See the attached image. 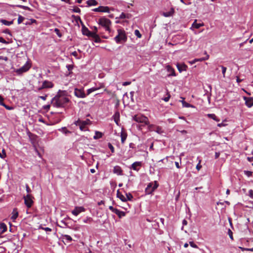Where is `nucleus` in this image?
<instances>
[{
	"instance_id": "f257e3e1",
	"label": "nucleus",
	"mask_w": 253,
	"mask_h": 253,
	"mask_svg": "<svg viewBox=\"0 0 253 253\" xmlns=\"http://www.w3.org/2000/svg\"><path fill=\"white\" fill-rule=\"evenodd\" d=\"M69 101V99L68 97L64 95L58 94L52 98L51 100V104L55 107H63L64 105Z\"/></svg>"
},
{
	"instance_id": "f03ea898",
	"label": "nucleus",
	"mask_w": 253,
	"mask_h": 253,
	"mask_svg": "<svg viewBox=\"0 0 253 253\" xmlns=\"http://www.w3.org/2000/svg\"><path fill=\"white\" fill-rule=\"evenodd\" d=\"M132 120L138 123L143 124L144 125H148L149 121L148 118L141 114H138L132 117Z\"/></svg>"
},
{
	"instance_id": "7ed1b4c3",
	"label": "nucleus",
	"mask_w": 253,
	"mask_h": 253,
	"mask_svg": "<svg viewBox=\"0 0 253 253\" xmlns=\"http://www.w3.org/2000/svg\"><path fill=\"white\" fill-rule=\"evenodd\" d=\"M98 23L99 25L104 27L106 31H110V27L111 25L112 22L111 20L109 19L106 18L105 17H101L98 20Z\"/></svg>"
},
{
	"instance_id": "20e7f679",
	"label": "nucleus",
	"mask_w": 253,
	"mask_h": 253,
	"mask_svg": "<svg viewBox=\"0 0 253 253\" xmlns=\"http://www.w3.org/2000/svg\"><path fill=\"white\" fill-rule=\"evenodd\" d=\"M118 35L115 38V41L117 43H120L121 41L126 42L127 40V37L126 35L125 31L123 29L118 30Z\"/></svg>"
},
{
	"instance_id": "39448f33",
	"label": "nucleus",
	"mask_w": 253,
	"mask_h": 253,
	"mask_svg": "<svg viewBox=\"0 0 253 253\" xmlns=\"http://www.w3.org/2000/svg\"><path fill=\"white\" fill-rule=\"evenodd\" d=\"M31 64L29 62H27L22 67L17 69L15 72L19 75L28 71L31 68Z\"/></svg>"
},
{
	"instance_id": "423d86ee",
	"label": "nucleus",
	"mask_w": 253,
	"mask_h": 253,
	"mask_svg": "<svg viewBox=\"0 0 253 253\" xmlns=\"http://www.w3.org/2000/svg\"><path fill=\"white\" fill-rule=\"evenodd\" d=\"M33 198L34 197L31 194H27L24 197V203L27 208H30L32 206L34 203Z\"/></svg>"
},
{
	"instance_id": "0eeeda50",
	"label": "nucleus",
	"mask_w": 253,
	"mask_h": 253,
	"mask_svg": "<svg viewBox=\"0 0 253 253\" xmlns=\"http://www.w3.org/2000/svg\"><path fill=\"white\" fill-rule=\"evenodd\" d=\"M158 184L157 181H155V184L150 183L147 188L145 189V192L147 194H151L152 192H153L158 187Z\"/></svg>"
},
{
	"instance_id": "6e6552de",
	"label": "nucleus",
	"mask_w": 253,
	"mask_h": 253,
	"mask_svg": "<svg viewBox=\"0 0 253 253\" xmlns=\"http://www.w3.org/2000/svg\"><path fill=\"white\" fill-rule=\"evenodd\" d=\"M53 86L54 84L52 82H49L48 81H44L42 83V86L39 87L38 89L39 90H41L42 89L44 88H52L53 87Z\"/></svg>"
},
{
	"instance_id": "1a4fd4ad",
	"label": "nucleus",
	"mask_w": 253,
	"mask_h": 253,
	"mask_svg": "<svg viewBox=\"0 0 253 253\" xmlns=\"http://www.w3.org/2000/svg\"><path fill=\"white\" fill-rule=\"evenodd\" d=\"M75 124L77 126H79L80 129L82 131H84L86 130V125L85 122H83V121L81 120L80 119H78L77 121L75 122Z\"/></svg>"
},
{
	"instance_id": "9d476101",
	"label": "nucleus",
	"mask_w": 253,
	"mask_h": 253,
	"mask_svg": "<svg viewBox=\"0 0 253 253\" xmlns=\"http://www.w3.org/2000/svg\"><path fill=\"white\" fill-rule=\"evenodd\" d=\"M93 11L99 12H109L110 9L108 6H100L92 9Z\"/></svg>"
},
{
	"instance_id": "9b49d317",
	"label": "nucleus",
	"mask_w": 253,
	"mask_h": 253,
	"mask_svg": "<svg viewBox=\"0 0 253 253\" xmlns=\"http://www.w3.org/2000/svg\"><path fill=\"white\" fill-rule=\"evenodd\" d=\"M28 135L29 137L31 142L32 144L35 146V144L37 143V135L30 132H28Z\"/></svg>"
},
{
	"instance_id": "f8f14e48",
	"label": "nucleus",
	"mask_w": 253,
	"mask_h": 253,
	"mask_svg": "<svg viewBox=\"0 0 253 253\" xmlns=\"http://www.w3.org/2000/svg\"><path fill=\"white\" fill-rule=\"evenodd\" d=\"M85 211V209L83 207H76L72 211V213L75 216H77L80 213Z\"/></svg>"
},
{
	"instance_id": "ddd939ff",
	"label": "nucleus",
	"mask_w": 253,
	"mask_h": 253,
	"mask_svg": "<svg viewBox=\"0 0 253 253\" xmlns=\"http://www.w3.org/2000/svg\"><path fill=\"white\" fill-rule=\"evenodd\" d=\"M74 94L78 97L84 98L85 97V94L84 91L78 88L75 89Z\"/></svg>"
},
{
	"instance_id": "4468645a",
	"label": "nucleus",
	"mask_w": 253,
	"mask_h": 253,
	"mask_svg": "<svg viewBox=\"0 0 253 253\" xmlns=\"http://www.w3.org/2000/svg\"><path fill=\"white\" fill-rule=\"evenodd\" d=\"M244 100H245V104L248 107H251L253 106V98L244 97Z\"/></svg>"
},
{
	"instance_id": "2eb2a0df",
	"label": "nucleus",
	"mask_w": 253,
	"mask_h": 253,
	"mask_svg": "<svg viewBox=\"0 0 253 253\" xmlns=\"http://www.w3.org/2000/svg\"><path fill=\"white\" fill-rule=\"evenodd\" d=\"M177 68L179 71V72H181L182 71H186L188 67L185 64H177L176 65Z\"/></svg>"
},
{
	"instance_id": "dca6fc26",
	"label": "nucleus",
	"mask_w": 253,
	"mask_h": 253,
	"mask_svg": "<svg viewBox=\"0 0 253 253\" xmlns=\"http://www.w3.org/2000/svg\"><path fill=\"white\" fill-rule=\"evenodd\" d=\"M166 69L168 71V72L169 73V74L168 75V76H175V71L173 68H172L170 65H167L166 66Z\"/></svg>"
},
{
	"instance_id": "f3484780",
	"label": "nucleus",
	"mask_w": 253,
	"mask_h": 253,
	"mask_svg": "<svg viewBox=\"0 0 253 253\" xmlns=\"http://www.w3.org/2000/svg\"><path fill=\"white\" fill-rule=\"evenodd\" d=\"M142 165V163L141 162H135L133 163L131 165V168L136 171H138L139 168L137 167H141Z\"/></svg>"
},
{
	"instance_id": "a211bd4d",
	"label": "nucleus",
	"mask_w": 253,
	"mask_h": 253,
	"mask_svg": "<svg viewBox=\"0 0 253 253\" xmlns=\"http://www.w3.org/2000/svg\"><path fill=\"white\" fill-rule=\"evenodd\" d=\"M18 216V212L17 208H14L13 209L12 212V216L11 217V219L13 221H14Z\"/></svg>"
},
{
	"instance_id": "6ab92c4d",
	"label": "nucleus",
	"mask_w": 253,
	"mask_h": 253,
	"mask_svg": "<svg viewBox=\"0 0 253 253\" xmlns=\"http://www.w3.org/2000/svg\"><path fill=\"white\" fill-rule=\"evenodd\" d=\"M174 13V10L173 8H171L169 12H163L162 15L164 17H168L173 15Z\"/></svg>"
},
{
	"instance_id": "aec40b11",
	"label": "nucleus",
	"mask_w": 253,
	"mask_h": 253,
	"mask_svg": "<svg viewBox=\"0 0 253 253\" xmlns=\"http://www.w3.org/2000/svg\"><path fill=\"white\" fill-rule=\"evenodd\" d=\"M114 173L118 174V175H122L123 173V171L120 167L118 166H116L114 167L113 169Z\"/></svg>"
},
{
	"instance_id": "412c9836",
	"label": "nucleus",
	"mask_w": 253,
	"mask_h": 253,
	"mask_svg": "<svg viewBox=\"0 0 253 253\" xmlns=\"http://www.w3.org/2000/svg\"><path fill=\"white\" fill-rule=\"evenodd\" d=\"M120 113L119 111L116 112L113 115L114 121L118 125L120 121Z\"/></svg>"
},
{
	"instance_id": "4be33fe9",
	"label": "nucleus",
	"mask_w": 253,
	"mask_h": 253,
	"mask_svg": "<svg viewBox=\"0 0 253 253\" xmlns=\"http://www.w3.org/2000/svg\"><path fill=\"white\" fill-rule=\"evenodd\" d=\"M117 196L119 198L122 202H126V197L120 192L119 190H118L117 192Z\"/></svg>"
},
{
	"instance_id": "5701e85b",
	"label": "nucleus",
	"mask_w": 253,
	"mask_h": 253,
	"mask_svg": "<svg viewBox=\"0 0 253 253\" xmlns=\"http://www.w3.org/2000/svg\"><path fill=\"white\" fill-rule=\"evenodd\" d=\"M62 238L63 240H65L66 243H70V242H71L72 241V237L68 235H63V234H62Z\"/></svg>"
},
{
	"instance_id": "b1692460",
	"label": "nucleus",
	"mask_w": 253,
	"mask_h": 253,
	"mask_svg": "<svg viewBox=\"0 0 253 253\" xmlns=\"http://www.w3.org/2000/svg\"><path fill=\"white\" fill-rule=\"evenodd\" d=\"M104 87V85L103 84H101L100 87H92L91 88H89V89H88L87 90V94H89L91 93V92L99 89L100 88Z\"/></svg>"
},
{
	"instance_id": "393cba45",
	"label": "nucleus",
	"mask_w": 253,
	"mask_h": 253,
	"mask_svg": "<svg viewBox=\"0 0 253 253\" xmlns=\"http://www.w3.org/2000/svg\"><path fill=\"white\" fill-rule=\"evenodd\" d=\"M181 98L183 99L182 101H181V102L182 104V106L183 107H187V108H189V107L194 108V106L193 105L185 102L184 100V98L181 97Z\"/></svg>"
},
{
	"instance_id": "a878e982",
	"label": "nucleus",
	"mask_w": 253,
	"mask_h": 253,
	"mask_svg": "<svg viewBox=\"0 0 253 253\" xmlns=\"http://www.w3.org/2000/svg\"><path fill=\"white\" fill-rule=\"evenodd\" d=\"M207 116L208 117V118H209L210 119H212L217 122H218L220 121V119H219L216 117V116L214 114H208L207 115Z\"/></svg>"
},
{
	"instance_id": "bb28decb",
	"label": "nucleus",
	"mask_w": 253,
	"mask_h": 253,
	"mask_svg": "<svg viewBox=\"0 0 253 253\" xmlns=\"http://www.w3.org/2000/svg\"><path fill=\"white\" fill-rule=\"evenodd\" d=\"M90 31L85 27L84 25L82 27V33L83 34L85 35L88 37L89 34L90 33Z\"/></svg>"
},
{
	"instance_id": "cd10ccee",
	"label": "nucleus",
	"mask_w": 253,
	"mask_h": 253,
	"mask_svg": "<svg viewBox=\"0 0 253 253\" xmlns=\"http://www.w3.org/2000/svg\"><path fill=\"white\" fill-rule=\"evenodd\" d=\"M127 134L125 132L122 131L121 134V142L122 143H124L125 141V140L126 139L127 137Z\"/></svg>"
},
{
	"instance_id": "c85d7f7f",
	"label": "nucleus",
	"mask_w": 253,
	"mask_h": 253,
	"mask_svg": "<svg viewBox=\"0 0 253 253\" xmlns=\"http://www.w3.org/2000/svg\"><path fill=\"white\" fill-rule=\"evenodd\" d=\"M103 133L101 132L96 131L95 133V135L93 136V138L94 139H97L100 138L102 137Z\"/></svg>"
},
{
	"instance_id": "c756f323",
	"label": "nucleus",
	"mask_w": 253,
	"mask_h": 253,
	"mask_svg": "<svg viewBox=\"0 0 253 253\" xmlns=\"http://www.w3.org/2000/svg\"><path fill=\"white\" fill-rule=\"evenodd\" d=\"M0 22H1L3 24L6 25V26H9L13 23V21L12 20L11 21H8L5 19H1L0 20Z\"/></svg>"
},
{
	"instance_id": "7c9ffc66",
	"label": "nucleus",
	"mask_w": 253,
	"mask_h": 253,
	"mask_svg": "<svg viewBox=\"0 0 253 253\" xmlns=\"http://www.w3.org/2000/svg\"><path fill=\"white\" fill-rule=\"evenodd\" d=\"M115 213L120 217L121 218L123 216H125L126 213L123 211H120L118 209H117Z\"/></svg>"
},
{
	"instance_id": "2f4dec72",
	"label": "nucleus",
	"mask_w": 253,
	"mask_h": 253,
	"mask_svg": "<svg viewBox=\"0 0 253 253\" xmlns=\"http://www.w3.org/2000/svg\"><path fill=\"white\" fill-rule=\"evenodd\" d=\"M87 4L88 6L96 5L98 2L95 0H88L87 1Z\"/></svg>"
},
{
	"instance_id": "473e14b6",
	"label": "nucleus",
	"mask_w": 253,
	"mask_h": 253,
	"mask_svg": "<svg viewBox=\"0 0 253 253\" xmlns=\"http://www.w3.org/2000/svg\"><path fill=\"white\" fill-rule=\"evenodd\" d=\"M126 202L127 201H132L133 197L131 193H126Z\"/></svg>"
},
{
	"instance_id": "72a5a7b5",
	"label": "nucleus",
	"mask_w": 253,
	"mask_h": 253,
	"mask_svg": "<svg viewBox=\"0 0 253 253\" xmlns=\"http://www.w3.org/2000/svg\"><path fill=\"white\" fill-rule=\"evenodd\" d=\"M130 14H125L124 13H122L120 15V18L124 19V18H129Z\"/></svg>"
},
{
	"instance_id": "f704fd0d",
	"label": "nucleus",
	"mask_w": 253,
	"mask_h": 253,
	"mask_svg": "<svg viewBox=\"0 0 253 253\" xmlns=\"http://www.w3.org/2000/svg\"><path fill=\"white\" fill-rule=\"evenodd\" d=\"M202 26V24L197 23L196 20H195L192 24V26L196 29H199Z\"/></svg>"
},
{
	"instance_id": "c9c22d12",
	"label": "nucleus",
	"mask_w": 253,
	"mask_h": 253,
	"mask_svg": "<svg viewBox=\"0 0 253 253\" xmlns=\"http://www.w3.org/2000/svg\"><path fill=\"white\" fill-rule=\"evenodd\" d=\"M24 19H25V18L24 17H23L21 15H19L18 18V20H17L18 24H20V23H21L24 21Z\"/></svg>"
},
{
	"instance_id": "e433bc0d",
	"label": "nucleus",
	"mask_w": 253,
	"mask_h": 253,
	"mask_svg": "<svg viewBox=\"0 0 253 253\" xmlns=\"http://www.w3.org/2000/svg\"><path fill=\"white\" fill-rule=\"evenodd\" d=\"M66 67H67L68 71L69 72L68 75H70L72 73V70L73 69V66L72 65H67L66 66Z\"/></svg>"
},
{
	"instance_id": "4c0bfd02",
	"label": "nucleus",
	"mask_w": 253,
	"mask_h": 253,
	"mask_svg": "<svg viewBox=\"0 0 253 253\" xmlns=\"http://www.w3.org/2000/svg\"><path fill=\"white\" fill-rule=\"evenodd\" d=\"M0 228L2 229V232H4L6 231L7 230V226L6 225L3 223H2L1 224H0Z\"/></svg>"
},
{
	"instance_id": "58836bf2",
	"label": "nucleus",
	"mask_w": 253,
	"mask_h": 253,
	"mask_svg": "<svg viewBox=\"0 0 253 253\" xmlns=\"http://www.w3.org/2000/svg\"><path fill=\"white\" fill-rule=\"evenodd\" d=\"M97 35V33L94 32H90V33L89 34L88 37H91L93 38H95V37Z\"/></svg>"
},
{
	"instance_id": "ea45409f",
	"label": "nucleus",
	"mask_w": 253,
	"mask_h": 253,
	"mask_svg": "<svg viewBox=\"0 0 253 253\" xmlns=\"http://www.w3.org/2000/svg\"><path fill=\"white\" fill-rule=\"evenodd\" d=\"M54 32L60 38L62 37V34L61 33L60 30L58 29L55 28L54 29Z\"/></svg>"
},
{
	"instance_id": "a19ab883",
	"label": "nucleus",
	"mask_w": 253,
	"mask_h": 253,
	"mask_svg": "<svg viewBox=\"0 0 253 253\" xmlns=\"http://www.w3.org/2000/svg\"><path fill=\"white\" fill-rule=\"evenodd\" d=\"M92 221V219L91 217H86L85 219H84L83 221L84 223H91Z\"/></svg>"
},
{
	"instance_id": "79ce46f5",
	"label": "nucleus",
	"mask_w": 253,
	"mask_h": 253,
	"mask_svg": "<svg viewBox=\"0 0 253 253\" xmlns=\"http://www.w3.org/2000/svg\"><path fill=\"white\" fill-rule=\"evenodd\" d=\"M228 234L230 238L232 240H233L234 239H233V233H232V231L230 229H229L228 230Z\"/></svg>"
},
{
	"instance_id": "37998d69",
	"label": "nucleus",
	"mask_w": 253,
	"mask_h": 253,
	"mask_svg": "<svg viewBox=\"0 0 253 253\" xmlns=\"http://www.w3.org/2000/svg\"><path fill=\"white\" fill-rule=\"evenodd\" d=\"M108 146L109 148L110 149L111 152L114 153L115 152V150L113 146L110 143H108Z\"/></svg>"
},
{
	"instance_id": "c03bdc74",
	"label": "nucleus",
	"mask_w": 253,
	"mask_h": 253,
	"mask_svg": "<svg viewBox=\"0 0 253 253\" xmlns=\"http://www.w3.org/2000/svg\"><path fill=\"white\" fill-rule=\"evenodd\" d=\"M61 130L64 133L66 134L68 133H71V132L69 130H68L65 127H62L61 128Z\"/></svg>"
},
{
	"instance_id": "a18cd8bd",
	"label": "nucleus",
	"mask_w": 253,
	"mask_h": 253,
	"mask_svg": "<svg viewBox=\"0 0 253 253\" xmlns=\"http://www.w3.org/2000/svg\"><path fill=\"white\" fill-rule=\"evenodd\" d=\"M72 11L76 13H80L81 12V9L78 7H75L74 9L72 10Z\"/></svg>"
},
{
	"instance_id": "49530a36",
	"label": "nucleus",
	"mask_w": 253,
	"mask_h": 253,
	"mask_svg": "<svg viewBox=\"0 0 253 253\" xmlns=\"http://www.w3.org/2000/svg\"><path fill=\"white\" fill-rule=\"evenodd\" d=\"M94 42H100L101 41L99 36H98V35H97L95 37V38H94Z\"/></svg>"
},
{
	"instance_id": "de8ad7c7",
	"label": "nucleus",
	"mask_w": 253,
	"mask_h": 253,
	"mask_svg": "<svg viewBox=\"0 0 253 253\" xmlns=\"http://www.w3.org/2000/svg\"><path fill=\"white\" fill-rule=\"evenodd\" d=\"M1 158L4 159L6 157V152L4 149H2V154H1Z\"/></svg>"
},
{
	"instance_id": "09e8293b",
	"label": "nucleus",
	"mask_w": 253,
	"mask_h": 253,
	"mask_svg": "<svg viewBox=\"0 0 253 253\" xmlns=\"http://www.w3.org/2000/svg\"><path fill=\"white\" fill-rule=\"evenodd\" d=\"M135 35L138 37V38H141V35L139 31L138 30H136L134 31Z\"/></svg>"
},
{
	"instance_id": "8fccbe9b",
	"label": "nucleus",
	"mask_w": 253,
	"mask_h": 253,
	"mask_svg": "<svg viewBox=\"0 0 253 253\" xmlns=\"http://www.w3.org/2000/svg\"><path fill=\"white\" fill-rule=\"evenodd\" d=\"M244 173L246 175H247L249 177L252 176V172L251 171L245 170L244 171Z\"/></svg>"
},
{
	"instance_id": "3c124183",
	"label": "nucleus",
	"mask_w": 253,
	"mask_h": 253,
	"mask_svg": "<svg viewBox=\"0 0 253 253\" xmlns=\"http://www.w3.org/2000/svg\"><path fill=\"white\" fill-rule=\"evenodd\" d=\"M190 245L194 248H198V247L197 245H196L193 242H189Z\"/></svg>"
},
{
	"instance_id": "603ef678",
	"label": "nucleus",
	"mask_w": 253,
	"mask_h": 253,
	"mask_svg": "<svg viewBox=\"0 0 253 253\" xmlns=\"http://www.w3.org/2000/svg\"><path fill=\"white\" fill-rule=\"evenodd\" d=\"M221 67L222 68V73L223 76L224 77H225V72L226 71V68L224 67V66H221Z\"/></svg>"
},
{
	"instance_id": "864d4df0",
	"label": "nucleus",
	"mask_w": 253,
	"mask_h": 253,
	"mask_svg": "<svg viewBox=\"0 0 253 253\" xmlns=\"http://www.w3.org/2000/svg\"><path fill=\"white\" fill-rule=\"evenodd\" d=\"M17 6L20 7V8H23L24 9H26V10H30V9L28 6H24V5H17Z\"/></svg>"
},
{
	"instance_id": "5fc2aeb1",
	"label": "nucleus",
	"mask_w": 253,
	"mask_h": 253,
	"mask_svg": "<svg viewBox=\"0 0 253 253\" xmlns=\"http://www.w3.org/2000/svg\"><path fill=\"white\" fill-rule=\"evenodd\" d=\"M73 16L75 18V20L78 22V21H80L81 23H82V20L81 19V17L79 16H74L73 15Z\"/></svg>"
},
{
	"instance_id": "6e6d98bb",
	"label": "nucleus",
	"mask_w": 253,
	"mask_h": 253,
	"mask_svg": "<svg viewBox=\"0 0 253 253\" xmlns=\"http://www.w3.org/2000/svg\"><path fill=\"white\" fill-rule=\"evenodd\" d=\"M204 54L206 55L204 57H202L203 61H205L208 60L209 58V55L207 54V52L206 51H205Z\"/></svg>"
},
{
	"instance_id": "4d7b16f0",
	"label": "nucleus",
	"mask_w": 253,
	"mask_h": 253,
	"mask_svg": "<svg viewBox=\"0 0 253 253\" xmlns=\"http://www.w3.org/2000/svg\"><path fill=\"white\" fill-rule=\"evenodd\" d=\"M26 189L27 192L28 193V194H30L31 192V190L28 184L26 185Z\"/></svg>"
},
{
	"instance_id": "13d9d810",
	"label": "nucleus",
	"mask_w": 253,
	"mask_h": 253,
	"mask_svg": "<svg viewBox=\"0 0 253 253\" xmlns=\"http://www.w3.org/2000/svg\"><path fill=\"white\" fill-rule=\"evenodd\" d=\"M167 94H168V96L164 98V100L165 102H168L170 97V95L169 92L167 93Z\"/></svg>"
},
{
	"instance_id": "bf43d9fd",
	"label": "nucleus",
	"mask_w": 253,
	"mask_h": 253,
	"mask_svg": "<svg viewBox=\"0 0 253 253\" xmlns=\"http://www.w3.org/2000/svg\"><path fill=\"white\" fill-rule=\"evenodd\" d=\"M109 209L115 213L117 210V209H115L113 206H111L109 207Z\"/></svg>"
},
{
	"instance_id": "052dcab7",
	"label": "nucleus",
	"mask_w": 253,
	"mask_h": 253,
	"mask_svg": "<svg viewBox=\"0 0 253 253\" xmlns=\"http://www.w3.org/2000/svg\"><path fill=\"white\" fill-rule=\"evenodd\" d=\"M0 42L7 44L8 42H6L3 38L0 37Z\"/></svg>"
},
{
	"instance_id": "680f3d73",
	"label": "nucleus",
	"mask_w": 253,
	"mask_h": 253,
	"mask_svg": "<svg viewBox=\"0 0 253 253\" xmlns=\"http://www.w3.org/2000/svg\"><path fill=\"white\" fill-rule=\"evenodd\" d=\"M2 32L4 33H5V34H7L10 35V36H11L10 31L8 29H6L3 30Z\"/></svg>"
},
{
	"instance_id": "e2e57ef3",
	"label": "nucleus",
	"mask_w": 253,
	"mask_h": 253,
	"mask_svg": "<svg viewBox=\"0 0 253 253\" xmlns=\"http://www.w3.org/2000/svg\"><path fill=\"white\" fill-rule=\"evenodd\" d=\"M200 163H201V160L199 161V163L196 166V169L198 170H199L202 168V166L200 165Z\"/></svg>"
},
{
	"instance_id": "0e129e2a",
	"label": "nucleus",
	"mask_w": 253,
	"mask_h": 253,
	"mask_svg": "<svg viewBox=\"0 0 253 253\" xmlns=\"http://www.w3.org/2000/svg\"><path fill=\"white\" fill-rule=\"evenodd\" d=\"M0 105H1L2 106L4 105V103L3 102V98L0 95Z\"/></svg>"
},
{
	"instance_id": "69168bd1",
	"label": "nucleus",
	"mask_w": 253,
	"mask_h": 253,
	"mask_svg": "<svg viewBox=\"0 0 253 253\" xmlns=\"http://www.w3.org/2000/svg\"><path fill=\"white\" fill-rule=\"evenodd\" d=\"M0 60H3L6 61L8 60V58L6 56H0Z\"/></svg>"
},
{
	"instance_id": "338daca9",
	"label": "nucleus",
	"mask_w": 253,
	"mask_h": 253,
	"mask_svg": "<svg viewBox=\"0 0 253 253\" xmlns=\"http://www.w3.org/2000/svg\"><path fill=\"white\" fill-rule=\"evenodd\" d=\"M131 84L130 82H125L123 83V85L126 86Z\"/></svg>"
},
{
	"instance_id": "774afa93",
	"label": "nucleus",
	"mask_w": 253,
	"mask_h": 253,
	"mask_svg": "<svg viewBox=\"0 0 253 253\" xmlns=\"http://www.w3.org/2000/svg\"><path fill=\"white\" fill-rule=\"evenodd\" d=\"M249 196L252 198H253V190H250L249 191Z\"/></svg>"
}]
</instances>
